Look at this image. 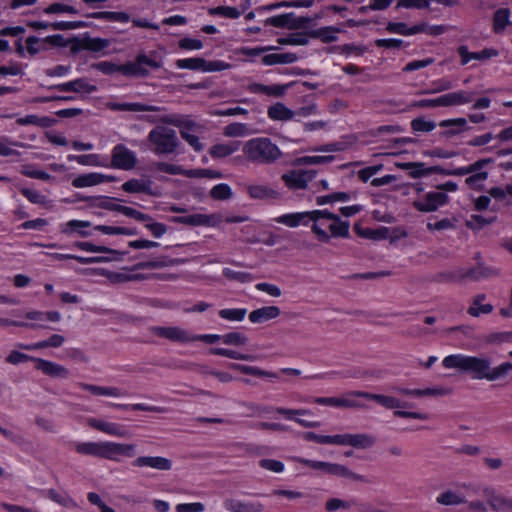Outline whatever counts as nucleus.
I'll return each mask as SVG.
<instances>
[{"mask_svg":"<svg viewBox=\"0 0 512 512\" xmlns=\"http://www.w3.org/2000/svg\"><path fill=\"white\" fill-rule=\"evenodd\" d=\"M178 47L185 51L201 50L204 47L202 40L192 37H183L178 41Z\"/></svg>","mask_w":512,"mask_h":512,"instance_id":"nucleus-64","label":"nucleus"},{"mask_svg":"<svg viewBox=\"0 0 512 512\" xmlns=\"http://www.w3.org/2000/svg\"><path fill=\"white\" fill-rule=\"evenodd\" d=\"M80 165L88 167H110L108 157L100 154H82Z\"/></svg>","mask_w":512,"mask_h":512,"instance_id":"nucleus-50","label":"nucleus"},{"mask_svg":"<svg viewBox=\"0 0 512 512\" xmlns=\"http://www.w3.org/2000/svg\"><path fill=\"white\" fill-rule=\"evenodd\" d=\"M442 364L446 369H457L468 373L475 380L496 381L512 372L511 362H504L496 367H491V360L487 357H476L460 353L444 357Z\"/></svg>","mask_w":512,"mask_h":512,"instance_id":"nucleus-1","label":"nucleus"},{"mask_svg":"<svg viewBox=\"0 0 512 512\" xmlns=\"http://www.w3.org/2000/svg\"><path fill=\"white\" fill-rule=\"evenodd\" d=\"M376 443L374 436L366 433L338 434L337 445L351 446L357 449H368Z\"/></svg>","mask_w":512,"mask_h":512,"instance_id":"nucleus-17","label":"nucleus"},{"mask_svg":"<svg viewBox=\"0 0 512 512\" xmlns=\"http://www.w3.org/2000/svg\"><path fill=\"white\" fill-rule=\"evenodd\" d=\"M291 459L294 462L303 464L327 475L338 476L346 479H351L354 481H364V477L362 475L354 473L345 465L325 461L311 460L299 456H294Z\"/></svg>","mask_w":512,"mask_h":512,"instance_id":"nucleus-6","label":"nucleus"},{"mask_svg":"<svg viewBox=\"0 0 512 512\" xmlns=\"http://www.w3.org/2000/svg\"><path fill=\"white\" fill-rule=\"evenodd\" d=\"M175 64L179 69H188L201 72L223 71L230 67V65L224 61H207L200 57L178 59L176 60Z\"/></svg>","mask_w":512,"mask_h":512,"instance_id":"nucleus-9","label":"nucleus"},{"mask_svg":"<svg viewBox=\"0 0 512 512\" xmlns=\"http://www.w3.org/2000/svg\"><path fill=\"white\" fill-rule=\"evenodd\" d=\"M248 194L253 199L276 198L278 193L271 187L264 184H251L247 187Z\"/></svg>","mask_w":512,"mask_h":512,"instance_id":"nucleus-38","label":"nucleus"},{"mask_svg":"<svg viewBox=\"0 0 512 512\" xmlns=\"http://www.w3.org/2000/svg\"><path fill=\"white\" fill-rule=\"evenodd\" d=\"M511 12L508 8H500L493 15V31L501 34L511 24Z\"/></svg>","mask_w":512,"mask_h":512,"instance_id":"nucleus-35","label":"nucleus"},{"mask_svg":"<svg viewBox=\"0 0 512 512\" xmlns=\"http://www.w3.org/2000/svg\"><path fill=\"white\" fill-rule=\"evenodd\" d=\"M79 387L82 388L83 390H86V391L90 392L91 394L97 395V396L119 398L123 395L121 390L117 387L97 386V385L86 384V383H80Z\"/></svg>","mask_w":512,"mask_h":512,"instance_id":"nucleus-33","label":"nucleus"},{"mask_svg":"<svg viewBox=\"0 0 512 512\" xmlns=\"http://www.w3.org/2000/svg\"><path fill=\"white\" fill-rule=\"evenodd\" d=\"M281 310L277 306H264L253 310L249 314V321L253 324L264 323L280 316Z\"/></svg>","mask_w":512,"mask_h":512,"instance_id":"nucleus-25","label":"nucleus"},{"mask_svg":"<svg viewBox=\"0 0 512 512\" xmlns=\"http://www.w3.org/2000/svg\"><path fill=\"white\" fill-rule=\"evenodd\" d=\"M439 126L448 129L445 133L448 136H454L469 129L467 120L463 117L442 120Z\"/></svg>","mask_w":512,"mask_h":512,"instance_id":"nucleus-34","label":"nucleus"},{"mask_svg":"<svg viewBox=\"0 0 512 512\" xmlns=\"http://www.w3.org/2000/svg\"><path fill=\"white\" fill-rule=\"evenodd\" d=\"M176 221L181 224L189 225V226H203V227H218L224 221L223 217L219 213L213 214H204V213H194L179 216L176 218Z\"/></svg>","mask_w":512,"mask_h":512,"instance_id":"nucleus-13","label":"nucleus"},{"mask_svg":"<svg viewBox=\"0 0 512 512\" xmlns=\"http://www.w3.org/2000/svg\"><path fill=\"white\" fill-rule=\"evenodd\" d=\"M137 163V157L134 151L123 144H118L111 151V167L125 171L132 170Z\"/></svg>","mask_w":512,"mask_h":512,"instance_id":"nucleus-12","label":"nucleus"},{"mask_svg":"<svg viewBox=\"0 0 512 512\" xmlns=\"http://www.w3.org/2000/svg\"><path fill=\"white\" fill-rule=\"evenodd\" d=\"M35 363L36 369L47 376L54 378H67L69 376L68 369L58 363L42 358L35 359Z\"/></svg>","mask_w":512,"mask_h":512,"instance_id":"nucleus-23","label":"nucleus"},{"mask_svg":"<svg viewBox=\"0 0 512 512\" xmlns=\"http://www.w3.org/2000/svg\"><path fill=\"white\" fill-rule=\"evenodd\" d=\"M386 30L389 33L411 36L420 33L421 28H418V24L409 27L404 22H389L386 26Z\"/></svg>","mask_w":512,"mask_h":512,"instance_id":"nucleus-42","label":"nucleus"},{"mask_svg":"<svg viewBox=\"0 0 512 512\" xmlns=\"http://www.w3.org/2000/svg\"><path fill=\"white\" fill-rule=\"evenodd\" d=\"M74 246L78 248L79 250L90 252V253H112V254H119L118 251L107 248L105 246L95 245L91 242L86 241H78L75 242Z\"/></svg>","mask_w":512,"mask_h":512,"instance_id":"nucleus-55","label":"nucleus"},{"mask_svg":"<svg viewBox=\"0 0 512 512\" xmlns=\"http://www.w3.org/2000/svg\"><path fill=\"white\" fill-rule=\"evenodd\" d=\"M303 438L307 441H313L318 444H332L337 445V435H320L315 432H305L303 433Z\"/></svg>","mask_w":512,"mask_h":512,"instance_id":"nucleus-57","label":"nucleus"},{"mask_svg":"<svg viewBox=\"0 0 512 512\" xmlns=\"http://www.w3.org/2000/svg\"><path fill=\"white\" fill-rule=\"evenodd\" d=\"M334 160V156H303L294 160V165H320L328 164Z\"/></svg>","mask_w":512,"mask_h":512,"instance_id":"nucleus-54","label":"nucleus"},{"mask_svg":"<svg viewBox=\"0 0 512 512\" xmlns=\"http://www.w3.org/2000/svg\"><path fill=\"white\" fill-rule=\"evenodd\" d=\"M161 110L156 111L157 115H151L147 117V121L149 122H160L163 124H170L176 127H181L183 121L180 115L176 114H167L165 113V108L159 107Z\"/></svg>","mask_w":512,"mask_h":512,"instance_id":"nucleus-41","label":"nucleus"},{"mask_svg":"<svg viewBox=\"0 0 512 512\" xmlns=\"http://www.w3.org/2000/svg\"><path fill=\"white\" fill-rule=\"evenodd\" d=\"M316 176L315 170L291 169L281 175V180L291 191L304 190Z\"/></svg>","mask_w":512,"mask_h":512,"instance_id":"nucleus-11","label":"nucleus"},{"mask_svg":"<svg viewBox=\"0 0 512 512\" xmlns=\"http://www.w3.org/2000/svg\"><path fill=\"white\" fill-rule=\"evenodd\" d=\"M16 122L21 126L35 125L40 127H47L50 125V119L48 117H38L34 114L20 117L16 120Z\"/></svg>","mask_w":512,"mask_h":512,"instance_id":"nucleus-59","label":"nucleus"},{"mask_svg":"<svg viewBox=\"0 0 512 512\" xmlns=\"http://www.w3.org/2000/svg\"><path fill=\"white\" fill-rule=\"evenodd\" d=\"M314 210L291 212L279 215L273 218V221L289 228H297L299 226L312 227Z\"/></svg>","mask_w":512,"mask_h":512,"instance_id":"nucleus-14","label":"nucleus"},{"mask_svg":"<svg viewBox=\"0 0 512 512\" xmlns=\"http://www.w3.org/2000/svg\"><path fill=\"white\" fill-rule=\"evenodd\" d=\"M367 395L365 391H349L338 397V408H365L359 400Z\"/></svg>","mask_w":512,"mask_h":512,"instance_id":"nucleus-30","label":"nucleus"},{"mask_svg":"<svg viewBox=\"0 0 512 512\" xmlns=\"http://www.w3.org/2000/svg\"><path fill=\"white\" fill-rule=\"evenodd\" d=\"M47 497L50 500H52L53 502H55L63 507H66L69 509H74L77 507V503L66 492L50 489L47 491Z\"/></svg>","mask_w":512,"mask_h":512,"instance_id":"nucleus-45","label":"nucleus"},{"mask_svg":"<svg viewBox=\"0 0 512 512\" xmlns=\"http://www.w3.org/2000/svg\"><path fill=\"white\" fill-rule=\"evenodd\" d=\"M91 17L99 20H107L118 23H128L130 21V15L126 12H111V11H99L91 14Z\"/></svg>","mask_w":512,"mask_h":512,"instance_id":"nucleus-47","label":"nucleus"},{"mask_svg":"<svg viewBox=\"0 0 512 512\" xmlns=\"http://www.w3.org/2000/svg\"><path fill=\"white\" fill-rule=\"evenodd\" d=\"M21 194L31 203L45 206L48 203L46 196L31 188H20Z\"/></svg>","mask_w":512,"mask_h":512,"instance_id":"nucleus-58","label":"nucleus"},{"mask_svg":"<svg viewBox=\"0 0 512 512\" xmlns=\"http://www.w3.org/2000/svg\"><path fill=\"white\" fill-rule=\"evenodd\" d=\"M488 194L490 198L502 203H509L507 201L508 196H512V184L506 186H497L489 189Z\"/></svg>","mask_w":512,"mask_h":512,"instance_id":"nucleus-53","label":"nucleus"},{"mask_svg":"<svg viewBox=\"0 0 512 512\" xmlns=\"http://www.w3.org/2000/svg\"><path fill=\"white\" fill-rule=\"evenodd\" d=\"M87 424L90 427L110 436L126 437L128 434L127 430L123 426L115 422H109L98 418H88Z\"/></svg>","mask_w":512,"mask_h":512,"instance_id":"nucleus-20","label":"nucleus"},{"mask_svg":"<svg viewBox=\"0 0 512 512\" xmlns=\"http://www.w3.org/2000/svg\"><path fill=\"white\" fill-rule=\"evenodd\" d=\"M342 32L343 30L338 26H323L312 29L309 32V35L312 38L318 39L325 44H329L338 41V35Z\"/></svg>","mask_w":512,"mask_h":512,"instance_id":"nucleus-26","label":"nucleus"},{"mask_svg":"<svg viewBox=\"0 0 512 512\" xmlns=\"http://www.w3.org/2000/svg\"><path fill=\"white\" fill-rule=\"evenodd\" d=\"M112 110L116 111H131V112H141V111H160L159 106L147 105L138 102H118L112 103L110 105Z\"/></svg>","mask_w":512,"mask_h":512,"instance_id":"nucleus-36","label":"nucleus"},{"mask_svg":"<svg viewBox=\"0 0 512 512\" xmlns=\"http://www.w3.org/2000/svg\"><path fill=\"white\" fill-rule=\"evenodd\" d=\"M445 107L462 106L471 103L473 100V93L466 90H458L450 93L443 94Z\"/></svg>","mask_w":512,"mask_h":512,"instance_id":"nucleus-31","label":"nucleus"},{"mask_svg":"<svg viewBox=\"0 0 512 512\" xmlns=\"http://www.w3.org/2000/svg\"><path fill=\"white\" fill-rule=\"evenodd\" d=\"M54 88L59 91H72L76 93H92L97 90V87L90 84L86 79L78 78L72 81L58 84Z\"/></svg>","mask_w":512,"mask_h":512,"instance_id":"nucleus-27","label":"nucleus"},{"mask_svg":"<svg viewBox=\"0 0 512 512\" xmlns=\"http://www.w3.org/2000/svg\"><path fill=\"white\" fill-rule=\"evenodd\" d=\"M49 255L55 260L73 259L81 264L102 263V262H106L109 260L108 258L100 257V256L83 257V256L74 255V254H62V253H51Z\"/></svg>","mask_w":512,"mask_h":512,"instance_id":"nucleus-46","label":"nucleus"},{"mask_svg":"<svg viewBox=\"0 0 512 512\" xmlns=\"http://www.w3.org/2000/svg\"><path fill=\"white\" fill-rule=\"evenodd\" d=\"M436 502L445 506L459 505L466 503V498L452 490H447L437 496Z\"/></svg>","mask_w":512,"mask_h":512,"instance_id":"nucleus-48","label":"nucleus"},{"mask_svg":"<svg viewBox=\"0 0 512 512\" xmlns=\"http://www.w3.org/2000/svg\"><path fill=\"white\" fill-rule=\"evenodd\" d=\"M248 91L255 94H265L268 96H281L285 93V87L281 85H264L261 83H251L248 85Z\"/></svg>","mask_w":512,"mask_h":512,"instance_id":"nucleus-37","label":"nucleus"},{"mask_svg":"<svg viewBox=\"0 0 512 512\" xmlns=\"http://www.w3.org/2000/svg\"><path fill=\"white\" fill-rule=\"evenodd\" d=\"M224 508L229 512H262L264 505L259 501H245L229 498L223 502Z\"/></svg>","mask_w":512,"mask_h":512,"instance_id":"nucleus-21","label":"nucleus"},{"mask_svg":"<svg viewBox=\"0 0 512 512\" xmlns=\"http://www.w3.org/2000/svg\"><path fill=\"white\" fill-rule=\"evenodd\" d=\"M193 126V122H188L186 126L181 129L180 135L182 139L185 140L189 146L193 148L194 151L201 152L204 149V144L201 142L197 135L190 132Z\"/></svg>","mask_w":512,"mask_h":512,"instance_id":"nucleus-43","label":"nucleus"},{"mask_svg":"<svg viewBox=\"0 0 512 512\" xmlns=\"http://www.w3.org/2000/svg\"><path fill=\"white\" fill-rule=\"evenodd\" d=\"M114 181H116L115 176L106 175L101 172H89L75 176L72 179L71 184L74 188L82 189Z\"/></svg>","mask_w":512,"mask_h":512,"instance_id":"nucleus-15","label":"nucleus"},{"mask_svg":"<svg viewBox=\"0 0 512 512\" xmlns=\"http://www.w3.org/2000/svg\"><path fill=\"white\" fill-rule=\"evenodd\" d=\"M132 465L134 467H149L161 471H168L172 468V462L162 456H140L132 462Z\"/></svg>","mask_w":512,"mask_h":512,"instance_id":"nucleus-22","label":"nucleus"},{"mask_svg":"<svg viewBox=\"0 0 512 512\" xmlns=\"http://www.w3.org/2000/svg\"><path fill=\"white\" fill-rule=\"evenodd\" d=\"M487 504L494 512H512V497L498 493L493 487L486 486L482 490Z\"/></svg>","mask_w":512,"mask_h":512,"instance_id":"nucleus-16","label":"nucleus"},{"mask_svg":"<svg viewBox=\"0 0 512 512\" xmlns=\"http://www.w3.org/2000/svg\"><path fill=\"white\" fill-rule=\"evenodd\" d=\"M120 69L121 74L126 77H147L149 75V71L146 67H142L137 57L132 62L121 64Z\"/></svg>","mask_w":512,"mask_h":512,"instance_id":"nucleus-40","label":"nucleus"},{"mask_svg":"<svg viewBox=\"0 0 512 512\" xmlns=\"http://www.w3.org/2000/svg\"><path fill=\"white\" fill-rule=\"evenodd\" d=\"M152 332L162 338L171 340L178 343H189L193 342V334L189 333L183 328L177 326L162 327L157 326L152 328Z\"/></svg>","mask_w":512,"mask_h":512,"instance_id":"nucleus-18","label":"nucleus"},{"mask_svg":"<svg viewBox=\"0 0 512 512\" xmlns=\"http://www.w3.org/2000/svg\"><path fill=\"white\" fill-rule=\"evenodd\" d=\"M448 195L441 191H429L420 194L413 201V207L420 212H434L448 202Z\"/></svg>","mask_w":512,"mask_h":512,"instance_id":"nucleus-10","label":"nucleus"},{"mask_svg":"<svg viewBox=\"0 0 512 512\" xmlns=\"http://www.w3.org/2000/svg\"><path fill=\"white\" fill-rule=\"evenodd\" d=\"M240 141H223L212 145L209 148V155L213 159H221L232 155L240 149Z\"/></svg>","mask_w":512,"mask_h":512,"instance_id":"nucleus-24","label":"nucleus"},{"mask_svg":"<svg viewBox=\"0 0 512 512\" xmlns=\"http://www.w3.org/2000/svg\"><path fill=\"white\" fill-rule=\"evenodd\" d=\"M21 173L29 178L39 179L43 181H49L51 175L43 170H39L32 165H24L21 169Z\"/></svg>","mask_w":512,"mask_h":512,"instance_id":"nucleus-62","label":"nucleus"},{"mask_svg":"<svg viewBox=\"0 0 512 512\" xmlns=\"http://www.w3.org/2000/svg\"><path fill=\"white\" fill-rule=\"evenodd\" d=\"M491 158L480 159L470 165L459 167V176H467L465 184L475 191H481L485 187V183L489 177V172L485 170L488 164H491Z\"/></svg>","mask_w":512,"mask_h":512,"instance_id":"nucleus-7","label":"nucleus"},{"mask_svg":"<svg viewBox=\"0 0 512 512\" xmlns=\"http://www.w3.org/2000/svg\"><path fill=\"white\" fill-rule=\"evenodd\" d=\"M221 342L225 345L244 346L248 342V337L241 332H230L222 335Z\"/></svg>","mask_w":512,"mask_h":512,"instance_id":"nucleus-56","label":"nucleus"},{"mask_svg":"<svg viewBox=\"0 0 512 512\" xmlns=\"http://www.w3.org/2000/svg\"><path fill=\"white\" fill-rule=\"evenodd\" d=\"M297 55L294 53H271L262 58V63L266 66L277 64H292L297 61Z\"/></svg>","mask_w":512,"mask_h":512,"instance_id":"nucleus-39","label":"nucleus"},{"mask_svg":"<svg viewBox=\"0 0 512 512\" xmlns=\"http://www.w3.org/2000/svg\"><path fill=\"white\" fill-rule=\"evenodd\" d=\"M210 195L216 200H226L232 196V189L228 184L220 183L211 189Z\"/></svg>","mask_w":512,"mask_h":512,"instance_id":"nucleus-63","label":"nucleus"},{"mask_svg":"<svg viewBox=\"0 0 512 512\" xmlns=\"http://www.w3.org/2000/svg\"><path fill=\"white\" fill-rule=\"evenodd\" d=\"M245 158L256 164H271L281 157L279 147L267 137H256L242 146Z\"/></svg>","mask_w":512,"mask_h":512,"instance_id":"nucleus-4","label":"nucleus"},{"mask_svg":"<svg viewBox=\"0 0 512 512\" xmlns=\"http://www.w3.org/2000/svg\"><path fill=\"white\" fill-rule=\"evenodd\" d=\"M364 399L373 400L386 409H395L394 416L396 417L419 420H427L429 418L426 413L401 410V408L408 407L409 404L401 402L398 398L392 396L367 392V395H364Z\"/></svg>","mask_w":512,"mask_h":512,"instance_id":"nucleus-8","label":"nucleus"},{"mask_svg":"<svg viewBox=\"0 0 512 512\" xmlns=\"http://www.w3.org/2000/svg\"><path fill=\"white\" fill-rule=\"evenodd\" d=\"M94 230L101 232L105 235H125L134 236L137 235V229L124 226H110V225H97Z\"/></svg>","mask_w":512,"mask_h":512,"instance_id":"nucleus-44","label":"nucleus"},{"mask_svg":"<svg viewBox=\"0 0 512 512\" xmlns=\"http://www.w3.org/2000/svg\"><path fill=\"white\" fill-rule=\"evenodd\" d=\"M311 231L319 242L328 243L332 238H348L350 223L327 209H316Z\"/></svg>","mask_w":512,"mask_h":512,"instance_id":"nucleus-2","label":"nucleus"},{"mask_svg":"<svg viewBox=\"0 0 512 512\" xmlns=\"http://www.w3.org/2000/svg\"><path fill=\"white\" fill-rule=\"evenodd\" d=\"M60 38L61 37L59 35L48 36L45 39H40L36 36H29L25 41L27 51L30 55H35L46 49L47 43L56 45Z\"/></svg>","mask_w":512,"mask_h":512,"instance_id":"nucleus-29","label":"nucleus"},{"mask_svg":"<svg viewBox=\"0 0 512 512\" xmlns=\"http://www.w3.org/2000/svg\"><path fill=\"white\" fill-rule=\"evenodd\" d=\"M78 454L93 456L119 462L122 457L131 458L135 455V445L112 441H83L74 445Z\"/></svg>","mask_w":512,"mask_h":512,"instance_id":"nucleus-3","label":"nucleus"},{"mask_svg":"<svg viewBox=\"0 0 512 512\" xmlns=\"http://www.w3.org/2000/svg\"><path fill=\"white\" fill-rule=\"evenodd\" d=\"M485 299V294L476 295L472 299L471 305L467 309V313L472 317L490 314L493 311V305L490 303H483Z\"/></svg>","mask_w":512,"mask_h":512,"instance_id":"nucleus-32","label":"nucleus"},{"mask_svg":"<svg viewBox=\"0 0 512 512\" xmlns=\"http://www.w3.org/2000/svg\"><path fill=\"white\" fill-rule=\"evenodd\" d=\"M223 275L230 279L240 283H249L253 281V276L248 272L236 271L231 268H224Z\"/></svg>","mask_w":512,"mask_h":512,"instance_id":"nucleus-61","label":"nucleus"},{"mask_svg":"<svg viewBox=\"0 0 512 512\" xmlns=\"http://www.w3.org/2000/svg\"><path fill=\"white\" fill-rule=\"evenodd\" d=\"M218 315L221 319L229 322H241L247 315L246 308H224L219 310Z\"/></svg>","mask_w":512,"mask_h":512,"instance_id":"nucleus-49","label":"nucleus"},{"mask_svg":"<svg viewBox=\"0 0 512 512\" xmlns=\"http://www.w3.org/2000/svg\"><path fill=\"white\" fill-rule=\"evenodd\" d=\"M267 115L273 121H290L296 117V113L281 102L268 107Z\"/></svg>","mask_w":512,"mask_h":512,"instance_id":"nucleus-28","label":"nucleus"},{"mask_svg":"<svg viewBox=\"0 0 512 512\" xmlns=\"http://www.w3.org/2000/svg\"><path fill=\"white\" fill-rule=\"evenodd\" d=\"M400 168L408 170L412 178L429 176V167L422 162H406L399 165Z\"/></svg>","mask_w":512,"mask_h":512,"instance_id":"nucleus-51","label":"nucleus"},{"mask_svg":"<svg viewBox=\"0 0 512 512\" xmlns=\"http://www.w3.org/2000/svg\"><path fill=\"white\" fill-rule=\"evenodd\" d=\"M155 155H170L178 152L180 141L174 129L158 125L147 136Z\"/></svg>","mask_w":512,"mask_h":512,"instance_id":"nucleus-5","label":"nucleus"},{"mask_svg":"<svg viewBox=\"0 0 512 512\" xmlns=\"http://www.w3.org/2000/svg\"><path fill=\"white\" fill-rule=\"evenodd\" d=\"M92 226L90 221L72 219L59 225L60 232L66 236L89 237L92 233L88 230Z\"/></svg>","mask_w":512,"mask_h":512,"instance_id":"nucleus-19","label":"nucleus"},{"mask_svg":"<svg viewBox=\"0 0 512 512\" xmlns=\"http://www.w3.org/2000/svg\"><path fill=\"white\" fill-rule=\"evenodd\" d=\"M154 169L169 175H184L185 173V169L181 165L169 162H156Z\"/></svg>","mask_w":512,"mask_h":512,"instance_id":"nucleus-60","label":"nucleus"},{"mask_svg":"<svg viewBox=\"0 0 512 512\" xmlns=\"http://www.w3.org/2000/svg\"><path fill=\"white\" fill-rule=\"evenodd\" d=\"M208 13L212 16H221L228 19H237L241 16V11L236 7L218 6L210 8Z\"/></svg>","mask_w":512,"mask_h":512,"instance_id":"nucleus-52","label":"nucleus"}]
</instances>
